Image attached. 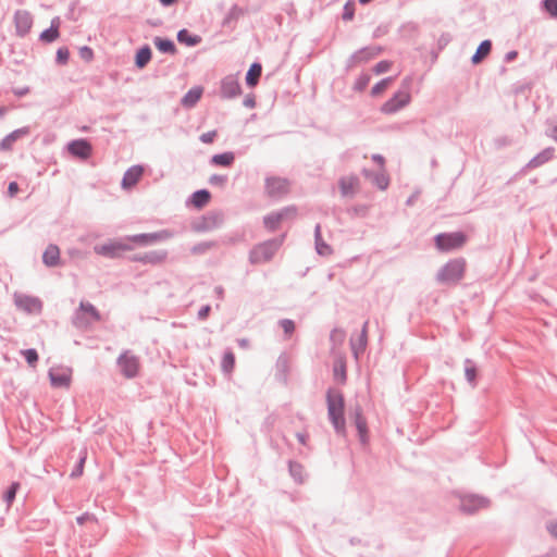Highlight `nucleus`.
Here are the masks:
<instances>
[{
	"instance_id": "f257e3e1",
	"label": "nucleus",
	"mask_w": 557,
	"mask_h": 557,
	"mask_svg": "<svg viewBox=\"0 0 557 557\" xmlns=\"http://www.w3.org/2000/svg\"><path fill=\"white\" fill-rule=\"evenodd\" d=\"M327 411L329 418L335 430L345 433V419H344V397L339 391L330 389L327 393Z\"/></svg>"
},
{
	"instance_id": "f03ea898",
	"label": "nucleus",
	"mask_w": 557,
	"mask_h": 557,
	"mask_svg": "<svg viewBox=\"0 0 557 557\" xmlns=\"http://www.w3.org/2000/svg\"><path fill=\"white\" fill-rule=\"evenodd\" d=\"M281 245L282 240L278 239L267 240L256 245L249 253L250 262L253 264L269 262L278 250Z\"/></svg>"
},
{
	"instance_id": "7ed1b4c3",
	"label": "nucleus",
	"mask_w": 557,
	"mask_h": 557,
	"mask_svg": "<svg viewBox=\"0 0 557 557\" xmlns=\"http://www.w3.org/2000/svg\"><path fill=\"white\" fill-rule=\"evenodd\" d=\"M465 270L466 261L463 259H454L440 270L437 278L444 284H456L463 277Z\"/></svg>"
},
{
	"instance_id": "20e7f679",
	"label": "nucleus",
	"mask_w": 557,
	"mask_h": 557,
	"mask_svg": "<svg viewBox=\"0 0 557 557\" xmlns=\"http://www.w3.org/2000/svg\"><path fill=\"white\" fill-rule=\"evenodd\" d=\"M297 215L295 207H286L277 212L269 213L264 216L263 223L265 228L273 232L276 231L283 222L294 220Z\"/></svg>"
},
{
	"instance_id": "39448f33",
	"label": "nucleus",
	"mask_w": 557,
	"mask_h": 557,
	"mask_svg": "<svg viewBox=\"0 0 557 557\" xmlns=\"http://www.w3.org/2000/svg\"><path fill=\"white\" fill-rule=\"evenodd\" d=\"M383 52V48L381 46L372 45L363 47L357 51H355L347 60V69H354L362 63H367L368 61L376 58Z\"/></svg>"
},
{
	"instance_id": "423d86ee",
	"label": "nucleus",
	"mask_w": 557,
	"mask_h": 557,
	"mask_svg": "<svg viewBox=\"0 0 557 557\" xmlns=\"http://www.w3.org/2000/svg\"><path fill=\"white\" fill-rule=\"evenodd\" d=\"M133 249V245L128 244L127 240H110L102 245L95 246L94 250L97 255L104 256L108 258L121 257L125 251Z\"/></svg>"
},
{
	"instance_id": "0eeeda50",
	"label": "nucleus",
	"mask_w": 557,
	"mask_h": 557,
	"mask_svg": "<svg viewBox=\"0 0 557 557\" xmlns=\"http://www.w3.org/2000/svg\"><path fill=\"white\" fill-rule=\"evenodd\" d=\"M416 81L411 76H406L394 96L384 104H409L411 101V92L414 88Z\"/></svg>"
},
{
	"instance_id": "6e6552de",
	"label": "nucleus",
	"mask_w": 557,
	"mask_h": 557,
	"mask_svg": "<svg viewBox=\"0 0 557 557\" xmlns=\"http://www.w3.org/2000/svg\"><path fill=\"white\" fill-rule=\"evenodd\" d=\"M466 240V235L460 232L438 234L435 238L436 247L443 251L460 248L465 245Z\"/></svg>"
},
{
	"instance_id": "1a4fd4ad",
	"label": "nucleus",
	"mask_w": 557,
	"mask_h": 557,
	"mask_svg": "<svg viewBox=\"0 0 557 557\" xmlns=\"http://www.w3.org/2000/svg\"><path fill=\"white\" fill-rule=\"evenodd\" d=\"M117 366L122 374L127 379L135 377L140 369L138 357L131 354L129 351H125L119 357Z\"/></svg>"
},
{
	"instance_id": "9d476101",
	"label": "nucleus",
	"mask_w": 557,
	"mask_h": 557,
	"mask_svg": "<svg viewBox=\"0 0 557 557\" xmlns=\"http://www.w3.org/2000/svg\"><path fill=\"white\" fill-rule=\"evenodd\" d=\"M15 34L17 37L24 38L33 27V15L26 10H16L13 16Z\"/></svg>"
},
{
	"instance_id": "9b49d317",
	"label": "nucleus",
	"mask_w": 557,
	"mask_h": 557,
	"mask_svg": "<svg viewBox=\"0 0 557 557\" xmlns=\"http://www.w3.org/2000/svg\"><path fill=\"white\" fill-rule=\"evenodd\" d=\"M242 94V87L237 76L227 75L220 83V95L222 99H233Z\"/></svg>"
},
{
	"instance_id": "f8f14e48",
	"label": "nucleus",
	"mask_w": 557,
	"mask_h": 557,
	"mask_svg": "<svg viewBox=\"0 0 557 557\" xmlns=\"http://www.w3.org/2000/svg\"><path fill=\"white\" fill-rule=\"evenodd\" d=\"M265 190L270 197H282L289 191V183L282 177H268L265 181Z\"/></svg>"
},
{
	"instance_id": "ddd939ff",
	"label": "nucleus",
	"mask_w": 557,
	"mask_h": 557,
	"mask_svg": "<svg viewBox=\"0 0 557 557\" xmlns=\"http://www.w3.org/2000/svg\"><path fill=\"white\" fill-rule=\"evenodd\" d=\"M76 320L79 325H84L99 321L100 315L91 304L82 301L76 315Z\"/></svg>"
},
{
	"instance_id": "4468645a",
	"label": "nucleus",
	"mask_w": 557,
	"mask_h": 557,
	"mask_svg": "<svg viewBox=\"0 0 557 557\" xmlns=\"http://www.w3.org/2000/svg\"><path fill=\"white\" fill-rule=\"evenodd\" d=\"M170 237V233L166 231H162L159 233H152V234H140L127 237L126 240L128 244H137L140 246H146L153 244L159 240H163Z\"/></svg>"
},
{
	"instance_id": "2eb2a0df",
	"label": "nucleus",
	"mask_w": 557,
	"mask_h": 557,
	"mask_svg": "<svg viewBox=\"0 0 557 557\" xmlns=\"http://www.w3.org/2000/svg\"><path fill=\"white\" fill-rule=\"evenodd\" d=\"M72 372L70 369H51L49 372V377L51 384L54 387H69L71 384Z\"/></svg>"
},
{
	"instance_id": "dca6fc26",
	"label": "nucleus",
	"mask_w": 557,
	"mask_h": 557,
	"mask_svg": "<svg viewBox=\"0 0 557 557\" xmlns=\"http://www.w3.org/2000/svg\"><path fill=\"white\" fill-rule=\"evenodd\" d=\"M15 304L20 309L28 313H39L42 307L39 299L30 296H17Z\"/></svg>"
},
{
	"instance_id": "f3484780",
	"label": "nucleus",
	"mask_w": 557,
	"mask_h": 557,
	"mask_svg": "<svg viewBox=\"0 0 557 557\" xmlns=\"http://www.w3.org/2000/svg\"><path fill=\"white\" fill-rule=\"evenodd\" d=\"M60 17L55 16L51 20L50 27L45 29L39 35V40L44 44H51L60 37Z\"/></svg>"
},
{
	"instance_id": "a211bd4d",
	"label": "nucleus",
	"mask_w": 557,
	"mask_h": 557,
	"mask_svg": "<svg viewBox=\"0 0 557 557\" xmlns=\"http://www.w3.org/2000/svg\"><path fill=\"white\" fill-rule=\"evenodd\" d=\"M487 500L483 497L468 495L461 498V508L466 512H474L478 509L485 508Z\"/></svg>"
},
{
	"instance_id": "6ab92c4d",
	"label": "nucleus",
	"mask_w": 557,
	"mask_h": 557,
	"mask_svg": "<svg viewBox=\"0 0 557 557\" xmlns=\"http://www.w3.org/2000/svg\"><path fill=\"white\" fill-rule=\"evenodd\" d=\"M339 189L344 197H351L359 189V180L351 175L345 176L339 181Z\"/></svg>"
},
{
	"instance_id": "aec40b11",
	"label": "nucleus",
	"mask_w": 557,
	"mask_h": 557,
	"mask_svg": "<svg viewBox=\"0 0 557 557\" xmlns=\"http://www.w3.org/2000/svg\"><path fill=\"white\" fill-rule=\"evenodd\" d=\"M143 172L144 170L139 165H135L128 169L122 180V186L124 188H131L134 185H136L139 178L141 177Z\"/></svg>"
},
{
	"instance_id": "412c9836",
	"label": "nucleus",
	"mask_w": 557,
	"mask_h": 557,
	"mask_svg": "<svg viewBox=\"0 0 557 557\" xmlns=\"http://www.w3.org/2000/svg\"><path fill=\"white\" fill-rule=\"evenodd\" d=\"M363 175L382 190L386 189L389 184V178L385 170L380 169L376 174H372L368 170H364Z\"/></svg>"
},
{
	"instance_id": "4be33fe9",
	"label": "nucleus",
	"mask_w": 557,
	"mask_h": 557,
	"mask_svg": "<svg viewBox=\"0 0 557 557\" xmlns=\"http://www.w3.org/2000/svg\"><path fill=\"white\" fill-rule=\"evenodd\" d=\"M244 15V10L237 4L232 5L226 15L223 18L222 25L224 27L234 28L235 24L239 20L240 16Z\"/></svg>"
},
{
	"instance_id": "5701e85b",
	"label": "nucleus",
	"mask_w": 557,
	"mask_h": 557,
	"mask_svg": "<svg viewBox=\"0 0 557 557\" xmlns=\"http://www.w3.org/2000/svg\"><path fill=\"white\" fill-rule=\"evenodd\" d=\"M491 50H492V41L491 40L485 39V40L481 41L480 45L478 46L474 54L471 58V62L473 64L481 63L491 53Z\"/></svg>"
},
{
	"instance_id": "b1692460",
	"label": "nucleus",
	"mask_w": 557,
	"mask_h": 557,
	"mask_svg": "<svg viewBox=\"0 0 557 557\" xmlns=\"http://www.w3.org/2000/svg\"><path fill=\"white\" fill-rule=\"evenodd\" d=\"M72 154L79 158H87L90 154L91 147L86 140H76L69 145Z\"/></svg>"
},
{
	"instance_id": "393cba45",
	"label": "nucleus",
	"mask_w": 557,
	"mask_h": 557,
	"mask_svg": "<svg viewBox=\"0 0 557 557\" xmlns=\"http://www.w3.org/2000/svg\"><path fill=\"white\" fill-rule=\"evenodd\" d=\"M262 65L259 62H253L246 73V84L249 87H255L261 77Z\"/></svg>"
},
{
	"instance_id": "a878e982",
	"label": "nucleus",
	"mask_w": 557,
	"mask_h": 557,
	"mask_svg": "<svg viewBox=\"0 0 557 557\" xmlns=\"http://www.w3.org/2000/svg\"><path fill=\"white\" fill-rule=\"evenodd\" d=\"M532 90V84L529 82H518L513 85L512 91L516 97L515 101L519 102L528 100Z\"/></svg>"
},
{
	"instance_id": "bb28decb",
	"label": "nucleus",
	"mask_w": 557,
	"mask_h": 557,
	"mask_svg": "<svg viewBox=\"0 0 557 557\" xmlns=\"http://www.w3.org/2000/svg\"><path fill=\"white\" fill-rule=\"evenodd\" d=\"M177 40L180 44H184L188 47H195L201 42V37L190 34L188 29L183 28L177 33Z\"/></svg>"
},
{
	"instance_id": "cd10ccee",
	"label": "nucleus",
	"mask_w": 557,
	"mask_h": 557,
	"mask_svg": "<svg viewBox=\"0 0 557 557\" xmlns=\"http://www.w3.org/2000/svg\"><path fill=\"white\" fill-rule=\"evenodd\" d=\"M152 52L149 46L145 45L139 48L135 57V65L138 69H144L151 60Z\"/></svg>"
},
{
	"instance_id": "c85d7f7f",
	"label": "nucleus",
	"mask_w": 557,
	"mask_h": 557,
	"mask_svg": "<svg viewBox=\"0 0 557 557\" xmlns=\"http://www.w3.org/2000/svg\"><path fill=\"white\" fill-rule=\"evenodd\" d=\"M153 44L157 47V49L162 53H169V54H175L176 53V47L173 40L169 38L163 37H154Z\"/></svg>"
},
{
	"instance_id": "c756f323",
	"label": "nucleus",
	"mask_w": 557,
	"mask_h": 557,
	"mask_svg": "<svg viewBox=\"0 0 557 557\" xmlns=\"http://www.w3.org/2000/svg\"><path fill=\"white\" fill-rule=\"evenodd\" d=\"M44 262L48 267L57 265L60 259V249L55 245H49L42 256Z\"/></svg>"
},
{
	"instance_id": "7c9ffc66",
	"label": "nucleus",
	"mask_w": 557,
	"mask_h": 557,
	"mask_svg": "<svg viewBox=\"0 0 557 557\" xmlns=\"http://www.w3.org/2000/svg\"><path fill=\"white\" fill-rule=\"evenodd\" d=\"M28 134V128H21L9 134L0 144V149L10 150L12 145L21 137Z\"/></svg>"
},
{
	"instance_id": "2f4dec72",
	"label": "nucleus",
	"mask_w": 557,
	"mask_h": 557,
	"mask_svg": "<svg viewBox=\"0 0 557 557\" xmlns=\"http://www.w3.org/2000/svg\"><path fill=\"white\" fill-rule=\"evenodd\" d=\"M355 424L359 433L360 441L366 443L368 440L367 421L361 414V409L357 408L355 412Z\"/></svg>"
},
{
	"instance_id": "473e14b6",
	"label": "nucleus",
	"mask_w": 557,
	"mask_h": 557,
	"mask_svg": "<svg viewBox=\"0 0 557 557\" xmlns=\"http://www.w3.org/2000/svg\"><path fill=\"white\" fill-rule=\"evenodd\" d=\"M203 88L201 86H194L181 99L180 104H196L200 100Z\"/></svg>"
},
{
	"instance_id": "72a5a7b5",
	"label": "nucleus",
	"mask_w": 557,
	"mask_h": 557,
	"mask_svg": "<svg viewBox=\"0 0 557 557\" xmlns=\"http://www.w3.org/2000/svg\"><path fill=\"white\" fill-rule=\"evenodd\" d=\"M210 198V193L206 189H201L193 194L190 201L195 208L201 209L209 203Z\"/></svg>"
},
{
	"instance_id": "f704fd0d",
	"label": "nucleus",
	"mask_w": 557,
	"mask_h": 557,
	"mask_svg": "<svg viewBox=\"0 0 557 557\" xmlns=\"http://www.w3.org/2000/svg\"><path fill=\"white\" fill-rule=\"evenodd\" d=\"M233 152H224L212 157L211 162L218 166H230L234 162Z\"/></svg>"
},
{
	"instance_id": "c9c22d12",
	"label": "nucleus",
	"mask_w": 557,
	"mask_h": 557,
	"mask_svg": "<svg viewBox=\"0 0 557 557\" xmlns=\"http://www.w3.org/2000/svg\"><path fill=\"white\" fill-rule=\"evenodd\" d=\"M221 367L225 373H232L235 367V356L232 351H227L224 354Z\"/></svg>"
},
{
	"instance_id": "e433bc0d",
	"label": "nucleus",
	"mask_w": 557,
	"mask_h": 557,
	"mask_svg": "<svg viewBox=\"0 0 557 557\" xmlns=\"http://www.w3.org/2000/svg\"><path fill=\"white\" fill-rule=\"evenodd\" d=\"M334 375L336 379H339L342 382L346 379V363L345 360L339 358L335 361L334 364Z\"/></svg>"
},
{
	"instance_id": "4c0bfd02",
	"label": "nucleus",
	"mask_w": 557,
	"mask_h": 557,
	"mask_svg": "<svg viewBox=\"0 0 557 557\" xmlns=\"http://www.w3.org/2000/svg\"><path fill=\"white\" fill-rule=\"evenodd\" d=\"M356 4L354 0H348L343 8L342 18L344 21H351L355 16Z\"/></svg>"
},
{
	"instance_id": "58836bf2",
	"label": "nucleus",
	"mask_w": 557,
	"mask_h": 557,
	"mask_svg": "<svg viewBox=\"0 0 557 557\" xmlns=\"http://www.w3.org/2000/svg\"><path fill=\"white\" fill-rule=\"evenodd\" d=\"M393 82V78L392 77H386V78H383L381 79L380 82H377L371 89V95L372 96H377L380 95L382 91H384L388 85Z\"/></svg>"
},
{
	"instance_id": "ea45409f",
	"label": "nucleus",
	"mask_w": 557,
	"mask_h": 557,
	"mask_svg": "<svg viewBox=\"0 0 557 557\" xmlns=\"http://www.w3.org/2000/svg\"><path fill=\"white\" fill-rule=\"evenodd\" d=\"M370 79H371L370 74H368V73L360 74L355 82V89L358 91H363L368 87Z\"/></svg>"
},
{
	"instance_id": "a19ab883",
	"label": "nucleus",
	"mask_w": 557,
	"mask_h": 557,
	"mask_svg": "<svg viewBox=\"0 0 557 557\" xmlns=\"http://www.w3.org/2000/svg\"><path fill=\"white\" fill-rule=\"evenodd\" d=\"M70 58V51L66 47H60L55 53V63L59 65H65Z\"/></svg>"
},
{
	"instance_id": "79ce46f5",
	"label": "nucleus",
	"mask_w": 557,
	"mask_h": 557,
	"mask_svg": "<svg viewBox=\"0 0 557 557\" xmlns=\"http://www.w3.org/2000/svg\"><path fill=\"white\" fill-rule=\"evenodd\" d=\"M542 9L552 17H557V0H543Z\"/></svg>"
},
{
	"instance_id": "37998d69",
	"label": "nucleus",
	"mask_w": 557,
	"mask_h": 557,
	"mask_svg": "<svg viewBox=\"0 0 557 557\" xmlns=\"http://www.w3.org/2000/svg\"><path fill=\"white\" fill-rule=\"evenodd\" d=\"M315 238H317V249L320 255H326L330 253L331 249L329 246L320 243L321 239V227L320 225H317L315 227Z\"/></svg>"
},
{
	"instance_id": "c03bdc74",
	"label": "nucleus",
	"mask_w": 557,
	"mask_h": 557,
	"mask_svg": "<svg viewBox=\"0 0 557 557\" xmlns=\"http://www.w3.org/2000/svg\"><path fill=\"white\" fill-rule=\"evenodd\" d=\"M165 256H166V253L164 251H162V252H153V253H150V255H146L140 260L146 261V262H150V263H157V262L163 261L165 259Z\"/></svg>"
},
{
	"instance_id": "a18cd8bd",
	"label": "nucleus",
	"mask_w": 557,
	"mask_h": 557,
	"mask_svg": "<svg viewBox=\"0 0 557 557\" xmlns=\"http://www.w3.org/2000/svg\"><path fill=\"white\" fill-rule=\"evenodd\" d=\"M364 347H366V325L363 326L362 333L359 337L358 345L355 343L351 344V348H352V351L356 355V357L358 356L359 351H362L364 349Z\"/></svg>"
},
{
	"instance_id": "49530a36",
	"label": "nucleus",
	"mask_w": 557,
	"mask_h": 557,
	"mask_svg": "<svg viewBox=\"0 0 557 557\" xmlns=\"http://www.w3.org/2000/svg\"><path fill=\"white\" fill-rule=\"evenodd\" d=\"M22 354L25 357L27 363L32 367H34L38 361V354L35 349H26L23 350Z\"/></svg>"
},
{
	"instance_id": "de8ad7c7",
	"label": "nucleus",
	"mask_w": 557,
	"mask_h": 557,
	"mask_svg": "<svg viewBox=\"0 0 557 557\" xmlns=\"http://www.w3.org/2000/svg\"><path fill=\"white\" fill-rule=\"evenodd\" d=\"M79 58L86 62H90L94 59V50L88 46H83L78 50Z\"/></svg>"
},
{
	"instance_id": "09e8293b",
	"label": "nucleus",
	"mask_w": 557,
	"mask_h": 557,
	"mask_svg": "<svg viewBox=\"0 0 557 557\" xmlns=\"http://www.w3.org/2000/svg\"><path fill=\"white\" fill-rule=\"evenodd\" d=\"M391 67H392V62L387 61V60H383V61L377 62L374 65L373 72L375 74H382V73L389 71Z\"/></svg>"
},
{
	"instance_id": "8fccbe9b",
	"label": "nucleus",
	"mask_w": 557,
	"mask_h": 557,
	"mask_svg": "<svg viewBox=\"0 0 557 557\" xmlns=\"http://www.w3.org/2000/svg\"><path fill=\"white\" fill-rule=\"evenodd\" d=\"M281 327L283 329L286 336H290L295 331V323L292 320L285 319L280 322Z\"/></svg>"
},
{
	"instance_id": "3c124183",
	"label": "nucleus",
	"mask_w": 557,
	"mask_h": 557,
	"mask_svg": "<svg viewBox=\"0 0 557 557\" xmlns=\"http://www.w3.org/2000/svg\"><path fill=\"white\" fill-rule=\"evenodd\" d=\"M18 487H20V484H18L17 482H14V483L10 486L9 491L5 493L4 498H5V500H7V503H8V505H9V506H10V505L12 504V502L14 500L15 495H16V492H17V490H18Z\"/></svg>"
},
{
	"instance_id": "603ef678",
	"label": "nucleus",
	"mask_w": 557,
	"mask_h": 557,
	"mask_svg": "<svg viewBox=\"0 0 557 557\" xmlns=\"http://www.w3.org/2000/svg\"><path fill=\"white\" fill-rule=\"evenodd\" d=\"M290 472L297 478L300 482L302 481L304 468L297 463H290Z\"/></svg>"
},
{
	"instance_id": "864d4df0",
	"label": "nucleus",
	"mask_w": 557,
	"mask_h": 557,
	"mask_svg": "<svg viewBox=\"0 0 557 557\" xmlns=\"http://www.w3.org/2000/svg\"><path fill=\"white\" fill-rule=\"evenodd\" d=\"M331 338L334 343L342 345L345 341V333L341 330H335L332 332Z\"/></svg>"
},
{
	"instance_id": "5fc2aeb1",
	"label": "nucleus",
	"mask_w": 557,
	"mask_h": 557,
	"mask_svg": "<svg viewBox=\"0 0 557 557\" xmlns=\"http://www.w3.org/2000/svg\"><path fill=\"white\" fill-rule=\"evenodd\" d=\"M451 40V36L449 34H442L437 40V47L440 50L444 49L449 41Z\"/></svg>"
},
{
	"instance_id": "6e6d98bb",
	"label": "nucleus",
	"mask_w": 557,
	"mask_h": 557,
	"mask_svg": "<svg viewBox=\"0 0 557 557\" xmlns=\"http://www.w3.org/2000/svg\"><path fill=\"white\" fill-rule=\"evenodd\" d=\"M226 182V176L223 175H213L210 178V183L219 186H223Z\"/></svg>"
},
{
	"instance_id": "4d7b16f0",
	"label": "nucleus",
	"mask_w": 557,
	"mask_h": 557,
	"mask_svg": "<svg viewBox=\"0 0 557 557\" xmlns=\"http://www.w3.org/2000/svg\"><path fill=\"white\" fill-rule=\"evenodd\" d=\"M465 374L467 380L473 383L476 376V370L473 367L467 368Z\"/></svg>"
},
{
	"instance_id": "13d9d810",
	"label": "nucleus",
	"mask_w": 557,
	"mask_h": 557,
	"mask_svg": "<svg viewBox=\"0 0 557 557\" xmlns=\"http://www.w3.org/2000/svg\"><path fill=\"white\" fill-rule=\"evenodd\" d=\"M546 528L549 534L557 539V520L550 521Z\"/></svg>"
},
{
	"instance_id": "bf43d9fd",
	"label": "nucleus",
	"mask_w": 557,
	"mask_h": 557,
	"mask_svg": "<svg viewBox=\"0 0 557 557\" xmlns=\"http://www.w3.org/2000/svg\"><path fill=\"white\" fill-rule=\"evenodd\" d=\"M216 133L215 132H208L201 135L200 139L206 143L210 144L214 140Z\"/></svg>"
},
{
	"instance_id": "052dcab7",
	"label": "nucleus",
	"mask_w": 557,
	"mask_h": 557,
	"mask_svg": "<svg viewBox=\"0 0 557 557\" xmlns=\"http://www.w3.org/2000/svg\"><path fill=\"white\" fill-rule=\"evenodd\" d=\"M17 191H18V185H17V183H15V182H11V183L9 184V187H8L9 196H10V197H13V196H15V195L17 194Z\"/></svg>"
},
{
	"instance_id": "680f3d73",
	"label": "nucleus",
	"mask_w": 557,
	"mask_h": 557,
	"mask_svg": "<svg viewBox=\"0 0 557 557\" xmlns=\"http://www.w3.org/2000/svg\"><path fill=\"white\" fill-rule=\"evenodd\" d=\"M372 159H373V161L377 164L379 170H380V169H381V170H385V169H384V163H385V161H384V158H383L382 156H380V154H374V156L372 157Z\"/></svg>"
},
{
	"instance_id": "e2e57ef3",
	"label": "nucleus",
	"mask_w": 557,
	"mask_h": 557,
	"mask_svg": "<svg viewBox=\"0 0 557 557\" xmlns=\"http://www.w3.org/2000/svg\"><path fill=\"white\" fill-rule=\"evenodd\" d=\"M517 57H518V52L516 50L508 51L505 54V62H511V61L516 60Z\"/></svg>"
},
{
	"instance_id": "0e129e2a",
	"label": "nucleus",
	"mask_w": 557,
	"mask_h": 557,
	"mask_svg": "<svg viewBox=\"0 0 557 557\" xmlns=\"http://www.w3.org/2000/svg\"><path fill=\"white\" fill-rule=\"evenodd\" d=\"M92 517L89 513H84L76 518V521L79 525H83L86 521L91 520Z\"/></svg>"
},
{
	"instance_id": "69168bd1",
	"label": "nucleus",
	"mask_w": 557,
	"mask_h": 557,
	"mask_svg": "<svg viewBox=\"0 0 557 557\" xmlns=\"http://www.w3.org/2000/svg\"><path fill=\"white\" fill-rule=\"evenodd\" d=\"M209 312H210V307L209 306H206V307L201 308L199 313H198L199 318L206 319L208 317Z\"/></svg>"
},
{
	"instance_id": "338daca9",
	"label": "nucleus",
	"mask_w": 557,
	"mask_h": 557,
	"mask_svg": "<svg viewBox=\"0 0 557 557\" xmlns=\"http://www.w3.org/2000/svg\"><path fill=\"white\" fill-rule=\"evenodd\" d=\"M243 104H256L255 96L253 95H247L243 101Z\"/></svg>"
},
{
	"instance_id": "774afa93",
	"label": "nucleus",
	"mask_w": 557,
	"mask_h": 557,
	"mask_svg": "<svg viewBox=\"0 0 557 557\" xmlns=\"http://www.w3.org/2000/svg\"><path fill=\"white\" fill-rule=\"evenodd\" d=\"M28 92V88H22V89H15L14 90V94L17 96V97H22L24 96L25 94Z\"/></svg>"
}]
</instances>
